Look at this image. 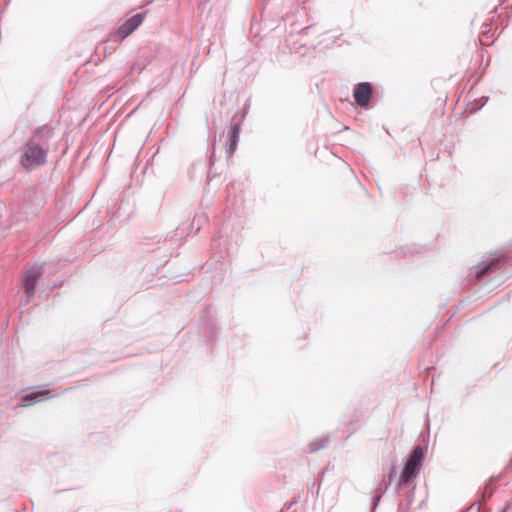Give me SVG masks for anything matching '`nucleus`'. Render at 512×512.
Wrapping results in <instances>:
<instances>
[{
  "instance_id": "f257e3e1",
  "label": "nucleus",
  "mask_w": 512,
  "mask_h": 512,
  "mask_svg": "<svg viewBox=\"0 0 512 512\" xmlns=\"http://www.w3.org/2000/svg\"><path fill=\"white\" fill-rule=\"evenodd\" d=\"M53 135V129L47 125L33 131L30 139L22 147L20 158V164L26 171H32L46 164Z\"/></svg>"
},
{
  "instance_id": "f03ea898",
  "label": "nucleus",
  "mask_w": 512,
  "mask_h": 512,
  "mask_svg": "<svg viewBox=\"0 0 512 512\" xmlns=\"http://www.w3.org/2000/svg\"><path fill=\"white\" fill-rule=\"evenodd\" d=\"M424 457L425 449L420 445L415 446L404 464L398 481V487L414 481L420 473Z\"/></svg>"
},
{
  "instance_id": "7ed1b4c3",
  "label": "nucleus",
  "mask_w": 512,
  "mask_h": 512,
  "mask_svg": "<svg viewBox=\"0 0 512 512\" xmlns=\"http://www.w3.org/2000/svg\"><path fill=\"white\" fill-rule=\"evenodd\" d=\"M506 263V258L495 255L483 259L478 265L470 268L467 279L471 283L481 281L486 276L500 269Z\"/></svg>"
},
{
  "instance_id": "20e7f679",
  "label": "nucleus",
  "mask_w": 512,
  "mask_h": 512,
  "mask_svg": "<svg viewBox=\"0 0 512 512\" xmlns=\"http://www.w3.org/2000/svg\"><path fill=\"white\" fill-rule=\"evenodd\" d=\"M146 13H137L122 23L110 34V40L120 42L132 34L144 21Z\"/></svg>"
},
{
  "instance_id": "39448f33",
  "label": "nucleus",
  "mask_w": 512,
  "mask_h": 512,
  "mask_svg": "<svg viewBox=\"0 0 512 512\" xmlns=\"http://www.w3.org/2000/svg\"><path fill=\"white\" fill-rule=\"evenodd\" d=\"M373 90V85L370 82H360L356 84L353 89V97L357 105L361 108H367L369 106Z\"/></svg>"
},
{
  "instance_id": "423d86ee",
  "label": "nucleus",
  "mask_w": 512,
  "mask_h": 512,
  "mask_svg": "<svg viewBox=\"0 0 512 512\" xmlns=\"http://www.w3.org/2000/svg\"><path fill=\"white\" fill-rule=\"evenodd\" d=\"M42 273V266H33L25 272L23 277V286L28 299L34 297L37 280Z\"/></svg>"
},
{
  "instance_id": "0eeeda50",
  "label": "nucleus",
  "mask_w": 512,
  "mask_h": 512,
  "mask_svg": "<svg viewBox=\"0 0 512 512\" xmlns=\"http://www.w3.org/2000/svg\"><path fill=\"white\" fill-rule=\"evenodd\" d=\"M240 131H241V121L237 120L236 116H234L230 122V126H229V129L227 132L228 144H227L226 152H227L228 156H231L235 152V150L238 146Z\"/></svg>"
},
{
  "instance_id": "6e6552de",
  "label": "nucleus",
  "mask_w": 512,
  "mask_h": 512,
  "mask_svg": "<svg viewBox=\"0 0 512 512\" xmlns=\"http://www.w3.org/2000/svg\"><path fill=\"white\" fill-rule=\"evenodd\" d=\"M56 396H57L56 394H52L51 390H48V389L33 391L31 393H28V394H25L22 396V399H21L22 402H21L20 406H23V407L30 406L32 404L39 403V402L54 398Z\"/></svg>"
},
{
  "instance_id": "1a4fd4ad",
  "label": "nucleus",
  "mask_w": 512,
  "mask_h": 512,
  "mask_svg": "<svg viewBox=\"0 0 512 512\" xmlns=\"http://www.w3.org/2000/svg\"><path fill=\"white\" fill-rule=\"evenodd\" d=\"M329 443V437L328 436H321L315 440H313L309 446H308V453H315L324 447Z\"/></svg>"
},
{
  "instance_id": "9d476101",
  "label": "nucleus",
  "mask_w": 512,
  "mask_h": 512,
  "mask_svg": "<svg viewBox=\"0 0 512 512\" xmlns=\"http://www.w3.org/2000/svg\"><path fill=\"white\" fill-rule=\"evenodd\" d=\"M390 484V480H387L386 476H384L379 485L375 488L374 493L384 495L388 490Z\"/></svg>"
},
{
  "instance_id": "9b49d317",
  "label": "nucleus",
  "mask_w": 512,
  "mask_h": 512,
  "mask_svg": "<svg viewBox=\"0 0 512 512\" xmlns=\"http://www.w3.org/2000/svg\"><path fill=\"white\" fill-rule=\"evenodd\" d=\"M383 495L381 494H378V493H375V496L373 498V501H372V512H374L378 506V504L380 503L381 501V498H382Z\"/></svg>"
},
{
  "instance_id": "f8f14e48",
  "label": "nucleus",
  "mask_w": 512,
  "mask_h": 512,
  "mask_svg": "<svg viewBox=\"0 0 512 512\" xmlns=\"http://www.w3.org/2000/svg\"><path fill=\"white\" fill-rule=\"evenodd\" d=\"M492 494H493V492L491 490L490 491L488 490V484H487L485 486L483 494H482L483 501L486 502L488 499H490L492 497Z\"/></svg>"
},
{
  "instance_id": "ddd939ff",
  "label": "nucleus",
  "mask_w": 512,
  "mask_h": 512,
  "mask_svg": "<svg viewBox=\"0 0 512 512\" xmlns=\"http://www.w3.org/2000/svg\"><path fill=\"white\" fill-rule=\"evenodd\" d=\"M396 467L393 465L389 471V474L387 475V480H392V478L395 476Z\"/></svg>"
},
{
  "instance_id": "4468645a",
  "label": "nucleus",
  "mask_w": 512,
  "mask_h": 512,
  "mask_svg": "<svg viewBox=\"0 0 512 512\" xmlns=\"http://www.w3.org/2000/svg\"><path fill=\"white\" fill-rule=\"evenodd\" d=\"M414 489H415V487H413V489L407 494L408 505H410L413 502Z\"/></svg>"
},
{
  "instance_id": "2eb2a0df",
  "label": "nucleus",
  "mask_w": 512,
  "mask_h": 512,
  "mask_svg": "<svg viewBox=\"0 0 512 512\" xmlns=\"http://www.w3.org/2000/svg\"><path fill=\"white\" fill-rule=\"evenodd\" d=\"M511 469H512V456H511L509 463L506 466V470H511Z\"/></svg>"
},
{
  "instance_id": "dca6fc26",
  "label": "nucleus",
  "mask_w": 512,
  "mask_h": 512,
  "mask_svg": "<svg viewBox=\"0 0 512 512\" xmlns=\"http://www.w3.org/2000/svg\"><path fill=\"white\" fill-rule=\"evenodd\" d=\"M512 508V502H510L507 506V508H505L504 510H502L501 512H507L508 510H510Z\"/></svg>"
},
{
  "instance_id": "f3484780",
  "label": "nucleus",
  "mask_w": 512,
  "mask_h": 512,
  "mask_svg": "<svg viewBox=\"0 0 512 512\" xmlns=\"http://www.w3.org/2000/svg\"><path fill=\"white\" fill-rule=\"evenodd\" d=\"M311 28H312L311 26H307V27H305V28L302 30V32H304V33H306V34H307V33H308V31H309Z\"/></svg>"
},
{
  "instance_id": "a211bd4d",
  "label": "nucleus",
  "mask_w": 512,
  "mask_h": 512,
  "mask_svg": "<svg viewBox=\"0 0 512 512\" xmlns=\"http://www.w3.org/2000/svg\"><path fill=\"white\" fill-rule=\"evenodd\" d=\"M499 478H500V476H497V477H491V478L489 479V483H490V482H493V481H497Z\"/></svg>"
},
{
  "instance_id": "6ab92c4d",
  "label": "nucleus",
  "mask_w": 512,
  "mask_h": 512,
  "mask_svg": "<svg viewBox=\"0 0 512 512\" xmlns=\"http://www.w3.org/2000/svg\"><path fill=\"white\" fill-rule=\"evenodd\" d=\"M292 504H293V503H286V504L284 505V508H285V509H289V508L292 506Z\"/></svg>"
},
{
  "instance_id": "aec40b11",
  "label": "nucleus",
  "mask_w": 512,
  "mask_h": 512,
  "mask_svg": "<svg viewBox=\"0 0 512 512\" xmlns=\"http://www.w3.org/2000/svg\"><path fill=\"white\" fill-rule=\"evenodd\" d=\"M413 253H414V251H413V250H411V251H409V252H404V255H407V254L412 255Z\"/></svg>"
},
{
  "instance_id": "412c9836",
  "label": "nucleus",
  "mask_w": 512,
  "mask_h": 512,
  "mask_svg": "<svg viewBox=\"0 0 512 512\" xmlns=\"http://www.w3.org/2000/svg\"><path fill=\"white\" fill-rule=\"evenodd\" d=\"M484 105V103H482L480 106L477 107V109H481V107Z\"/></svg>"
}]
</instances>
